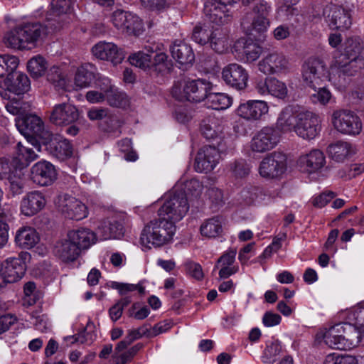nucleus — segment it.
<instances>
[{
	"mask_svg": "<svg viewBox=\"0 0 364 364\" xmlns=\"http://www.w3.org/2000/svg\"><path fill=\"white\" fill-rule=\"evenodd\" d=\"M364 316V309H355L348 315L350 321L337 323L328 328L321 330L317 333L318 338H322L328 347L338 350H350L357 346L361 341V322Z\"/></svg>",
	"mask_w": 364,
	"mask_h": 364,
	"instance_id": "obj_1",
	"label": "nucleus"
},
{
	"mask_svg": "<svg viewBox=\"0 0 364 364\" xmlns=\"http://www.w3.org/2000/svg\"><path fill=\"white\" fill-rule=\"evenodd\" d=\"M176 232V225L164 218L154 219L141 230L140 240L146 248L160 247L169 243Z\"/></svg>",
	"mask_w": 364,
	"mask_h": 364,
	"instance_id": "obj_2",
	"label": "nucleus"
},
{
	"mask_svg": "<svg viewBox=\"0 0 364 364\" xmlns=\"http://www.w3.org/2000/svg\"><path fill=\"white\" fill-rule=\"evenodd\" d=\"M46 28L40 23H27L8 31L4 38L5 45L14 49H31L35 46Z\"/></svg>",
	"mask_w": 364,
	"mask_h": 364,
	"instance_id": "obj_3",
	"label": "nucleus"
},
{
	"mask_svg": "<svg viewBox=\"0 0 364 364\" xmlns=\"http://www.w3.org/2000/svg\"><path fill=\"white\" fill-rule=\"evenodd\" d=\"M360 50V45L356 40L348 39L345 43L344 53L335 56L332 70L336 71L339 77L354 75L363 69Z\"/></svg>",
	"mask_w": 364,
	"mask_h": 364,
	"instance_id": "obj_4",
	"label": "nucleus"
},
{
	"mask_svg": "<svg viewBox=\"0 0 364 364\" xmlns=\"http://www.w3.org/2000/svg\"><path fill=\"white\" fill-rule=\"evenodd\" d=\"M213 84L205 79L187 80L180 84H175L172 88V95L179 101L187 100L200 102L205 100Z\"/></svg>",
	"mask_w": 364,
	"mask_h": 364,
	"instance_id": "obj_5",
	"label": "nucleus"
},
{
	"mask_svg": "<svg viewBox=\"0 0 364 364\" xmlns=\"http://www.w3.org/2000/svg\"><path fill=\"white\" fill-rule=\"evenodd\" d=\"M189 210V203L184 192L179 191L166 196L159 209V215L172 222L173 225L181 220Z\"/></svg>",
	"mask_w": 364,
	"mask_h": 364,
	"instance_id": "obj_6",
	"label": "nucleus"
},
{
	"mask_svg": "<svg viewBox=\"0 0 364 364\" xmlns=\"http://www.w3.org/2000/svg\"><path fill=\"white\" fill-rule=\"evenodd\" d=\"M302 80L305 85L312 90L321 86L331 77L327 66L318 58H309L304 61L301 68Z\"/></svg>",
	"mask_w": 364,
	"mask_h": 364,
	"instance_id": "obj_7",
	"label": "nucleus"
},
{
	"mask_svg": "<svg viewBox=\"0 0 364 364\" xmlns=\"http://www.w3.org/2000/svg\"><path fill=\"white\" fill-rule=\"evenodd\" d=\"M287 156L281 151H273L267 154L260 161L259 173L267 180H277L286 172Z\"/></svg>",
	"mask_w": 364,
	"mask_h": 364,
	"instance_id": "obj_8",
	"label": "nucleus"
},
{
	"mask_svg": "<svg viewBox=\"0 0 364 364\" xmlns=\"http://www.w3.org/2000/svg\"><path fill=\"white\" fill-rule=\"evenodd\" d=\"M57 210L66 218L82 220L89 215L87 206L78 198L67 193L59 194L54 200Z\"/></svg>",
	"mask_w": 364,
	"mask_h": 364,
	"instance_id": "obj_9",
	"label": "nucleus"
},
{
	"mask_svg": "<svg viewBox=\"0 0 364 364\" xmlns=\"http://www.w3.org/2000/svg\"><path fill=\"white\" fill-rule=\"evenodd\" d=\"M130 223L128 215L120 214L99 220L95 224V229L102 240L119 239L124 234V228L129 227Z\"/></svg>",
	"mask_w": 364,
	"mask_h": 364,
	"instance_id": "obj_10",
	"label": "nucleus"
},
{
	"mask_svg": "<svg viewBox=\"0 0 364 364\" xmlns=\"http://www.w3.org/2000/svg\"><path fill=\"white\" fill-rule=\"evenodd\" d=\"M113 26L122 33L139 36L144 31L142 20L135 14L117 9L110 16Z\"/></svg>",
	"mask_w": 364,
	"mask_h": 364,
	"instance_id": "obj_11",
	"label": "nucleus"
},
{
	"mask_svg": "<svg viewBox=\"0 0 364 364\" xmlns=\"http://www.w3.org/2000/svg\"><path fill=\"white\" fill-rule=\"evenodd\" d=\"M200 130L203 136L221 151H225L230 146V139L224 132L222 122L215 117H208L202 121Z\"/></svg>",
	"mask_w": 364,
	"mask_h": 364,
	"instance_id": "obj_12",
	"label": "nucleus"
},
{
	"mask_svg": "<svg viewBox=\"0 0 364 364\" xmlns=\"http://www.w3.org/2000/svg\"><path fill=\"white\" fill-rule=\"evenodd\" d=\"M331 123L338 132L350 136L358 135L363 128L360 117L348 109L333 111L331 115Z\"/></svg>",
	"mask_w": 364,
	"mask_h": 364,
	"instance_id": "obj_13",
	"label": "nucleus"
},
{
	"mask_svg": "<svg viewBox=\"0 0 364 364\" xmlns=\"http://www.w3.org/2000/svg\"><path fill=\"white\" fill-rule=\"evenodd\" d=\"M280 132L273 125L263 127L252 136L250 148L255 153L262 154L274 149L280 142Z\"/></svg>",
	"mask_w": 364,
	"mask_h": 364,
	"instance_id": "obj_14",
	"label": "nucleus"
},
{
	"mask_svg": "<svg viewBox=\"0 0 364 364\" xmlns=\"http://www.w3.org/2000/svg\"><path fill=\"white\" fill-rule=\"evenodd\" d=\"M16 126L28 142L33 145L38 152H41V145L36 137L41 136L43 132L44 124L42 119L36 115L29 114L18 118L16 120Z\"/></svg>",
	"mask_w": 364,
	"mask_h": 364,
	"instance_id": "obj_15",
	"label": "nucleus"
},
{
	"mask_svg": "<svg viewBox=\"0 0 364 364\" xmlns=\"http://www.w3.org/2000/svg\"><path fill=\"white\" fill-rule=\"evenodd\" d=\"M30 257L28 252L22 253L19 257H9L1 265L0 287L6 284L14 283L20 280L25 274L26 265L23 259Z\"/></svg>",
	"mask_w": 364,
	"mask_h": 364,
	"instance_id": "obj_16",
	"label": "nucleus"
},
{
	"mask_svg": "<svg viewBox=\"0 0 364 364\" xmlns=\"http://www.w3.org/2000/svg\"><path fill=\"white\" fill-rule=\"evenodd\" d=\"M220 151V149L214 146H204L200 148L195 158V171L204 173L212 171L219 163Z\"/></svg>",
	"mask_w": 364,
	"mask_h": 364,
	"instance_id": "obj_17",
	"label": "nucleus"
},
{
	"mask_svg": "<svg viewBox=\"0 0 364 364\" xmlns=\"http://www.w3.org/2000/svg\"><path fill=\"white\" fill-rule=\"evenodd\" d=\"M258 69L264 75H279L287 73L290 69V63L284 55L273 52L259 61Z\"/></svg>",
	"mask_w": 364,
	"mask_h": 364,
	"instance_id": "obj_18",
	"label": "nucleus"
},
{
	"mask_svg": "<svg viewBox=\"0 0 364 364\" xmlns=\"http://www.w3.org/2000/svg\"><path fill=\"white\" fill-rule=\"evenodd\" d=\"M323 16L331 29L344 31L351 26V15L348 10L341 6H326L323 10Z\"/></svg>",
	"mask_w": 364,
	"mask_h": 364,
	"instance_id": "obj_19",
	"label": "nucleus"
},
{
	"mask_svg": "<svg viewBox=\"0 0 364 364\" xmlns=\"http://www.w3.org/2000/svg\"><path fill=\"white\" fill-rule=\"evenodd\" d=\"M222 78L229 86L237 90H242L247 86L249 75L242 65L230 63L223 69Z\"/></svg>",
	"mask_w": 364,
	"mask_h": 364,
	"instance_id": "obj_20",
	"label": "nucleus"
},
{
	"mask_svg": "<svg viewBox=\"0 0 364 364\" xmlns=\"http://www.w3.org/2000/svg\"><path fill=\"white\" fill-rule=\"evenodd\" d=\"M92 53L97 58L114 65L121 63L125 58L123 49L112 42H98L92 47Z\"/></svg>",
	"mask_w": 364,
	"mask_h": 364,
	"instance_id": "obj_21",
	"label": "nucleus"
},
{
	"mask_svg": "<svg viewBox=\"0 0 364 364\" xmlns=\"http://www.w3.org/2000/svg\"><path fill=\"white\" fill-rule=\"evenodd\" d=\"M269 107L264 100H248L241 103L237 109V114L248 121L260 120L268 114Z\"/></svg>",
	"mask_w": 364,
	"mask_h": 364,
	"instance_id": "obj_22",
	"label": "nucleus"
},
{
	"mask_svg": "<svg viewBox=\"0 0 364 364\" xmlns=\"http://www.w3.org/2000/svg\"><path fill=\"white\" fill-rule=\"evenodd\" d=\"M318 120L316 114L311 112L303 111L294 130L296 134L304 139H314L318 133Z\"/></svg>",
	"mask_w": 364,
	"mask_h": 364,
	"instance_id": "obj_23",
	"label": "nucleus"
},
{
	"mask_svg": "<svg viewBox=\"0 0 364 364\" xmlns=\"http://www.w3.org/2000/svg\"><path fill=\"white\" fill-rule=\"evenodd\" d=\"M326 164L323 153L319 149H313L309 153L301 155L297 160L299 170L308 174L320 171Z\"/></svg>",
	"mask_w": 364,
	"mask_h": 364,
	"instance_id": "obj_24",
	"label": "nucleus"
},
{
	"mask_svg": "<svg viewBox=\"0 0 364 364\" xmlns=\"http://www.w3.org/2000/svg\"><path fill=\"white\" fill-rule=\"evenodd\" d=\"M79 117L77 109L69 104L55 105L50 114V121L58 126L68 125L75 122Z\"/></svg>",
	"mask_w": 364,
	"mask_h": 364,
	"instance_id": "obj_25",
	"label": "nucleus"
},
{
	"mask_svg": "<svg viewBox=\"0 0 364 364\" xmlns=\"http://www.w3.org/2000/svg\"><path fill=\"white\" fill-rule=\"evenodd\" d=\"M301 110L298 106L288 105L284 107L279 112L276 122V128L281 132H288L294 131Z\"/></svg>",
	"mask_w": 364,
	"mask_h": 364,
	"instance_id": "obj_26",
	"label": "nucleus"
},
{
	"mask_svg": "<svg viewBox=\"0 0 364 364\" xmlns=\"http://www.w3.org/2000/svg\"><path fill=\"white\" fill-rule=\"evenodd\" d=\"M46 200L39 191H32L25 196L20 204L21 213L31 217L40 212L46 205Z\"/></svg>",
	"mask_w": 364,
	"mask_h": 364,
	"instance_id": "obj_27",
	"label": "nucleus"
},
{
	"mask_svg": "<svg viewBox=\"0 0 364 364\" xmlns=\"http://www.w3.org/2000/svg\"><path fill=\"white\" fill-rule=\"evenodd\" d=\"M204 11L208 20L218 26L227 24L232 19V13L227 6L215 1L205 4Z\"/></svg>",
	"mask_w": 364,
	"mask_h": 364,
	"instance_id": "obj_28",
	"label": "nucleus"
},
{
	"mask_svg": "<svg viewBox=\"0 0 364 364\" xmlns=\"http://www.w3.org/2000/svg\"><path fill=\"white\" fill-rule=\"evenodd\" d=\"M67 235L80 252L88 250L97 241V234L87 228L71 230Z\"/></svg>",
	"mask_w": 364,
	"mask_h": 364,
	"instance_id": "obj_29",
	"label": "nucleus"
},
{
	"mask_svg": "<svg viewBox=\"0 0 364 364\" xmlns=\"http://www.w3.org/2000/svg\"><path fill=\"white\" fill-rule=\"evenodd\" d=\"M40 241L36 230L31 226L19 228L15 234L14 242L16 246L24 250H31Z\"/></svg>",
	"mask_w": 364,
	"mask_h": 364,
	"instance_id": "obj_30",
	"label": "nucleus"
},
{
	"mask_svg": "<svg viewBox=\"0 0 364 364\" xmlns=\"http://www.w3.org/2000/svg\"><path fill=\"white\" fill-rule=\"evenodd\" d=\"M53 252L63 262H73L81 253L79 248L68 238V235L55 244Z\"/></svg>",
	"mask_w": 364,
	"mask_h": 364,
	"instance_id": "obj_31",
	"label": "nucleus"
},
{
	"mask_svg": "<svg viewBox=\"0 0 364 364\" xmlns=\"http://www.w3.org/2000/svg\"><path fill=\"white\" fill-rule=\"evenodd\" d=\"M24 171L22 167H18L16 162L8 159H0V181L7 180L9 182H17L23 180Z\"/></svg>",
	"mask_w": 364,
	"mask_h": 364,
	"instance_id": "obj_32",
	"label": "nucleus"
},
{
	"mask_svg": "<svg viewBox=\"0 0 364 364\" xmlns=\"http://www.w3.org/2000/svg\"><path fill=\"white\" fill-rule=\"evenodd\" d=\"M33 181L56 180L57 171L55 166L49 161L41 160L36 163L31 169Z\"/></svg>",
	"mask_w": 364,
	"mask_h": 364,
	"instance_id": "obj_33",
	"label": "nucleus"
},
{
	"mask_svg": "<svg viewBox=\"0 0 364 364\" xmlns=\"http://www.w3.org/2000/svg\"><path fill=\"white\" fill-rule=\"evenodd\" d=\"M49 153L58 159L64 160L72 155V146L70 142L60 136H53L46 144Z\"/></svg>",
	"mask_w": 364,
	"mask_h": 364,
	"instance_id": "obj_34",
	"label": "nucleus"
},
{
	"mask_svg": "<svg viewBox=\"0 0 364 364\" xmlns=\"http://www.w3.org/2000/svg\"><path fill=\"white\" fill-rule=\"evenodd\" d=\"M102 80L105 86L104 88L106 94L105 99L110 106L124 108L129 105L127 95L112 86L109 78L104 77Z\"/></svg>",
	"mask_w": 364,
	"mask_h": 364,
	"instance_id": "obj_35",
	"label": "nucleus"
},
{
	"mask_svg": "<svg viewBox=\"0 0 364 364\" xmlns=\"http://www.w3.org/2000/svg\"><path fill=\"white\" fill-rule=\"evenodd\" d=\"M208 45L215 53H225L230 46L228 29L222 27L213 28Z\"/></svg>",
	"mask_w": 364,
	"mask_h": 364,
	"instance_id": "obj_36",
	"label": "nucleus"
},
{
	"mask_svg": "<svg viewBox=\"0 0 364 364\" xmlns=\"http://www.w3.org/2000/svg\"><path fill=\"white\" fill-rule=\"evenodd\" d=\"M144 50L151 54L156 53L154 58H151L150 71L159 73L169 68L168 55L159 48V45L146 46Z\"/></svg>",
	"mask_w": 364,
	"mask_h": 364,
	"instance_id": "obj_37",
	"label": "nucleus"
},
{
	"mask_svg": "<svg viewBox=\"0 0 364 364\" xmlns=\"http://www.w3.org/2000/svg\"><path fill=\"white\" fill-rule=\"evenodd\" d=\"M270 22L268 18L246 14L242 19L241 26L248 33L253 31L257 33L265 32L269 27Z\"/></svg>",
	"mask_w": 364,
	"mask_h": 364,
	"instance_id": "obj_38",
	"label": "nucleus"
},
{
	"mask_svg": "<svg viewBox=\"0 0 364 364\" xmlns=\"http://www.w3.org/2000/svg\"><path fill=\"white\" fill-rule=\"evenodd\" d=\"M224 220L223 218L215 216L203 222L200 227V232L203 237L215 238L223 234Z\"/></svg>",
	"mask_w": 364,
	"mask_h": 364,
	"instance_id": "obj_39",
	"label": "nucleus"
},
{
	"mask_svg": "<svg viewBox=\"0 0 364 364\" xmlns=\"http://www.w3.org/2000/svg\"><path fill=\"white\" fill-rule=\"evenodd\" d=\"M172 57L180 64H191L194 60V53L191 47L181 41H176L171 47Z\"/></svg>",
	"mask_w": 364,
	"mask_h": 364,
	"instance_id": "obj_40",
	"label": "nucleus"
},
{
	"mask_svg": "<svg viewBox=\"0 0 364 364\" xmlns=\"http://www.w3.org/2000/svg\"><path fill=\"white\" fill-rule=\"evenodd\" d=\"M38 155L35 152L32 148L24 146L21 142H18L16 146V156L13 159V162L18 167L23 168L24 173L26 171V167L36 159Z\"/></svg>",
	"mask_w": 364,
	"mask_h": 364,
	"instance_id": "obj_41",
	"label": "nucleus"
},
{
	"mask_svg": "<svg viewBox=\"0 0 364 364\" xmlns=\"http://www.w3.org/2000/svg\"><path fill=\"white\" fill-rule=\"evenodd\" d=\"M330 156L336 161L342 162L355 154L353 145L346 141H338L328 147Z\"/></svg>",
	"mask_w": 364,
	"mask_h": 364,
	"instance_id": "obj_42",
	"label": "nucleus"
},
{
	"mask_svg": "<svg viewBox=\"0 0 364 364\" xmlns=\"http://www.w3.org/2000/svg\"><path fill=\"white\" fill-rule=\"evenodd\" d=\"M95 66L92 63H84L77 70L75 84L80 88L88 87L94 78Z\"/></svg>",
	"mask_w": 364,
	"mask_h": 364,
	"instance_id": "obj_43",
	"label": "nucleus"
},
{
	"mask_svg": "<svg viewBox=\"0 0 364 364\" xmlns=\"http://www.w3.org/2000/svg\"><path fill=\"white\" fill-rule=\"evenodd\" d=\"M205 100L208 107L216 110L226 109L232 103V98L231 97L221 92H209Z\"/></svg>",
	"mask_w": 364,
	"mask_h": 364,
	"instance_id": "obj_44",
	"label": "nucleus"
},
{
	"mask_svg": "<svg viewBox=\"0 0 364 364\" xmlns=\"http://www.w3.org/2000/svg\"><path fill=\"white\" fill-rule=\"evenodd\" d=\"M323 364H364V356L332 353L326 356Z\"/></svg>",
	"mask_w": 364,
	"mask_h": 364,
	"instance_id": "obj_45",
	"label": "nucleus"
},
{
	"mask_svg": "<svg viewBox=\"0 0 364 364\" xmlns=\"http://www.w3.org/2000/svg\"><path fill=\"white\" fill-rule=\"evenodd\" d=\"M250 166L244 159L237 160L229 166L230 176L235 180L245 179L250 174Z\"/></svg>",
	"mask_w": 364,
	"mask_h": 364,
	"instance_id": "obj_46",
	"label": "nucleus"
},
{
	"mask_svg": "<svg viewBox=\"0 0 364 364\" xmlns=\"http://www.w3.org/2000/svg\"><path fill=\"white\" fill-rule=\"evenodd\" d=\"M48 65L45 58L41 55H36L31 58L27 64L28 71L34 78L41 77L46 72Z\"/></svg>",
	"mask_w": 364,
	"mask_h": 364,
	"instance_id": "obj_47",
	"label": "nucleus"
},
{
	"mask_svg": "<svg viewBox=\"0 0 364 364\" xmlns=\"http://www.w3.org/2000/svg\"><path fill=\"white\" fill-rule=\"evenodd\" d=\"M151 58V53L140 50L129 55V61L132 65L150 71Z\"/></svg>",
	"mask_w": 364,
	"mask_h": 364,
	"instance_id": "obj_48",
	"label": "nucleus"
},
{
	"mask_svg": "<svg viewBox=\"0 0 364 364\" xmlns=\"http://www.w3.org/2000/svg\"><path fill=\"white\" fill-rule=\"evenodd\" d=\"M262 53V48L257 43H246L242 50V60L245 63H252L257 60Z\"/></svg>",
	"mask_w": 364,
	"mask_h": 364,
	"instance_id": "obj_49",
	"label": "nucleus"
},
{
	"mask_svg": "<svg viewBox=\"0 0 364 364\" xmlns=\"http://www.w3.org/2000/svg\"><path fill=\"white\" fill-rule=\"evenodd\" d=\"M314 90L315 92L310 96V100L314 104H318L325 106L330 103L333 99L331 92L325 86H318Z\"/></svg>",
	"mask_w": 364,
	"mask_h": 364,
	"instance_id": "obj_50",
	"label": "nucleus"
},
{
	"mask_svg": "<svg viewBox=\"0 0 364 364\" xmlns=\"http://www.w3.org/2000/svg\"><path fill=\"white\" fill-rule=\"evenodd\" d=\"M269 95L278 99L284 100L288 95V89L284 82L274 77L269 78Z\"/></svg>",
	"mask_w": 364,
	"mask_h": 364,
	"instance_id": "obj_51",
	"label": "nucleus"
},
{
	"mask_svg": "<svg viewBox=\"0 0 364 364\" xmlns=\"http://www.w3.org/2000/svg\"><path fill=\"white\" fill-rule=\"evenodd\" d=\"M282 351L281 343L278 341H273L267 344L262 357V361L265 363H274Z\"/></svg>",
	"mask_w": 364,
	"mask_h": 364,
	"instance_id": "obj_52",
	"label": "nucleus"
},
{
	"mask_svg": "<svg viewBox=\"0 0 364 364\" xmlns=\"http://www.w3.org/2000/svg\"><path fill=\"white\" fill-rule=\"evenodd\" d=\"M213 28L204 26H196L192 33V39L197 43L200 45L208 44Z\"/></svg>",
	"mask_w": 364,
	"mask_h": 364,
	"instance_id": "obj_53",
	"label": "nucleus"
},
{
	"mask_svg": "<svg viewBox=\"0 0 364 364\" xmlns=\"http://www.w3.org/2000/svg\"><path fill=\"white\" fill-rule=\"evenodd\" d=\"M18 59L16 56L10 55H0V77L6 72L13 71L18 65Z\"/></svg>",
	"mask_w": 364,
	"mask_h": 364,
	"instance_id": "obj_54",
	"label": "nucleus"
},
{
	"mask_svg": "<svg viewBox=\"0 0 364 364\" xmlns=\"http://www.w3.org/2000/svg\"><path fill=\"white\" fill-rule=\"evenodd\" d=\"M145 333L142 328L129 331L124 339L120 341L116 346V350L118 352L123 351L135 340L140 338Z\"/></svg>",
	"mask_w": 364,
	"mask_h": 364,
	"instance_id": "obj_55",
	"label": "nucleus"
},
{
	"mask_svg": "<svg viewBox=\"0 0 364 364\" xmlns=\"http://www.w3.org/2000/svg\"><path fill=\"white\" fill-rule=\"evenodd\" d=\"M336 193L331 191H323L318 195L312 196L311 201L312 205L317 208L325 207L332 199L336 196Z\"/></svg>",
	"mask_w": 364,
	"mask_h": 364,
	"instance_id": "obj_56",
	"label": "nucleus"
},
{
	"mask_svg": "<svg viewBox=\"0 0 364 364\" xmlns=\"http://www.w3.org/2000/svg\"><path fill=\"white\" fill-rule=\"evenodd\" d=\"M141 348V346L136 345L125 352H118L115 350L114 358L115 364H126L136 354Z\"/></svg>",
	"mask_w": 364,
	"mask_h": 364,
	"instance_id": "obj_57",
	"label": "nucleus"
},
{
	"mask_svg": "<svg viewBox=\"0 0 364 364\" xmlns=\"http://www.w3.org/2000/svg\"><path fill=\"white\" fill-rule=\"evenodd\" d=\"M36 286L33 282H27L24 285L23 292L24 296L23 298V306H32L36 304L37 298L35 294Z\"/></svg>",
	"mask_w": 364,
	"mask_h": 364,
	"instance_id": "obj_58",
	"label": "nucleus"
},
{
	"mask_svg": "<svg viewBox=\"0 0 364 364\" xmlns=\"http://www.w3.org/2000/svg\"><path fill=\"white\" fill-rule=\"evenodd\" d=\"M48 80L57 87H63L65 85V80L58 67L50 68L47 75Z\"/></svg>",
	"mask_w": 364,
	"mask_h": 364,
	"instance_id": "obj_59",
	"label": "nucleus"
},
{
	"mask_svg": "<svg viewBox=\"0 0 364 364\" xmlns=\"http://www.w3.org/2000/svg\"><path fill=\"white\" fill-rule=\"evenodd\" d=\"M72 6L71 0H53L51 2V9L55 15L68 13Z\"/></svg>",
	"mask_w": 364,
	"mask_h": 364,
	"instance_id": "obj_60",
	"label": "nucleus"
},
{
	"mask_svg": "<svg viewBox=\"0 0 364 364\" xmlns=\"http://www.w3.org/2000/svg\"><path fill=\"white\" fill-rule=\"evenodd\" d=\"M112 287L117 289L121 295H125L128 292L134 291L136 290L142 294L144 291V288L143 287L137 284L119 283L116 282L112 283Z\"/></svg>",
	"mask_w": 364,
	"mask_h": 364,
	"instance_id": "obj_61",
	"label": "nucleus"
},
{
	"mask_svg": "<svg viewBox=\"0 0 364 364\" xmlns=\"http://www.w3.org/2000/svg\"><path fill=\"white\" fill-rule=\"evenodd\" d=\"M271 11V5L266 1L262 0L254 6L252 11L247 14H253L258 16L268 18Z\"/></svg>",
	"mask_w": 364,
	"mask_h": 364,
	"instance_id": "obj_62",
	"label": "nucleus"
},
{
	"mask_svg": "<svg viewBox=\"0 0 364 364\" xmlns=\"http://www.w3.org/2000/svg\"><path fill=\"white\" fill-rule=\"evenodd\" d=\"M236 250L232 249L225 252L218 260V264L215 266H233L235 259Z\"/></svg>",
	"mask_w": 364,
	"mask_h": 364,
	"instance_id": "obj_63",
	"label": "nucleus"
},
{
	"mask_svg": "<svg viewBox=\"0 0 364 364\" xmlns=\"http://www.w3.org/2000/svg\"><path fill=\"white\" fill-rule=\"evenodd\" d=\"M108 115L109 109L107 108L93 107L87 112V117L92 121L103 119Z\"/></svg>",
	"mask_w": 364,
	"mask_h": 364,
	"instance_id": "obj_64",
	"label": "nucleus"
}]
</instances>
